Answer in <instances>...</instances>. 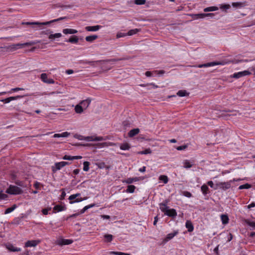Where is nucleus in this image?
Wrapping results in <instances>:
<instances>
[{"label": "nucleus", "instance_id": "bf43d9fd", "mask_svg": "<svg viewBox=\"0 0 255 255\" xmlns=\"http://www.w3.org/2000/svg\"><path fill=\"white\" fill-rule=\"evenodd\" d=\"M70 135V133L67 131L61 133V137H68Z\"/></svg>", "mask_w": 255, "mask_h": 255}, {"label": "nucleus", "instance_id": "2f4dec72", "mask_svg": "<svg viewBox=\"0 0 255 255\" xmlns=\"http://www.w3.org/2000/svg\"><path fill=\"white\" fill-rule=\"evenodd\" d=\"M140 30V29H137V28L131 29V30H129L128 33H127V35L131 36V35L135 34L138 32H139Z\"/></svg>", "mask_w": 255, "mask_h": 255}, {"label": "nucleus", "instance_id": "774afa93", "mask_svg": "<svg viewBox=\"0 0 255 255\" xmlns=\"http://www.w3.org/2000/svg\"><path fill=\"white\" fill-rule=\"evenodd\" d=\"M39 186H40V183L38 182H36L34 184V187L38 189L39 188Z\"/></svg>", "mask_w": 255, "mask_h": 255}, {"label": "nucleus", "instance_id": "0eeeda50", "mask_svg": "<svg viewBox=\"0 0 255 255\" xmlns=\"http://www.w3.org/2000/svg\"><path fill=\"white\" fill-rule=\"evenodd\" d=\"M80 195V193H77L76 194H73V195H70L69 197V200H70V203L73 204L75 202H81V201H82L83 200H84V199L80 198L76 199L75 201H73V200L76 199L77 197L79 196ZM85 199H86V198H85ZM84 200H85V199H84Z\"/></svg>", "mask_w": 255, "mask_h": 255}, {"label": "nucleus", "instance_id": "72a5a7b5", "mask_svg": "<svg viewBox=\"0 0 255 255\" xmlns=\"http://www.w3.org/2000/svg\"><path fill=\"white\" fill-rule=\"evenodd\" d=\"M129 59V58H122L120 59H111L107 60H102L103 62H116L120 60H126Z\"/></svg>", "mask_w": 255, "mask_h": 255}, {"label": "nucleus", "instance_id": "f03ea898", "mask_svg": "<svg viewBox=\"0 0 255 255\" xmlns=\"http://www.w3.org/2000/svg\"><path fill=\"white\" fill-rule=\"evenodd\" d=\"M235 181L238 180L234 179L233 180H230L229 182H221L217 183L216 184V187L214 188V189L217 190L218 189H220L223 190H226L231 188V183Z\"/></svg>", "mask_w": 255, "mask_h": 255}, {"label": "nucleus", "instance_id": "39448f33", "mask_svg": "<svg viewBox=\"0 0 255 255\" xmlns=\"http://www.w3.org/2000/svg\"><path fill=\"white\" fill-rule=\"evenodd\" d=\"M160 210L169 217L175 218L177 216L176 211L174 209H168V207H161Z\"/></svg>", "mask_w": 255, "mask_h": 255}, {"label": "nucleus", "instance_id": "9d476101", "mask_svg": "<svg viewBox=\"0 0 255 255\" xmlns=\"http://www.w3.org/2000/svg\"><path fill=\"white\" fill-rule=\"evenodd\" d=\"M64 167L63 165V162H56L55 163L54 166L52 167V171L53 172L55 173L57 170H60L62 167Z\"/></svg>", "mask_w": 255, "mask_h": 255}, {"label": "nucleus", "instance_id": "a211bd4d", "mask_svg": "<svg viewBox=\"0 0 255 255\" xmlns=\"http://www.w3.org/2000/svg\"><path fill=\"white\" fill-rule=\"evenodd\" d=\"M63 32L65 34H76L78 32V31L74 29L66 28L63 30Z\"/></svg>", "mask_w": 255, "mask_h": 255}, {"label": "nucleus", "instance_id": "7ed1b4c3", "mask_svg": "<svg viewBox=\"0 0 255 255\" xmlns=\"http://www.w3.org/2000/svg\"><path fill=\"white\" fill-rule=\"evenodd\" d=\"M39 42V41H37ZM37 42L31 41L30 42H26L23 44L17 43L16 44H12L8 47H6V48L9 49L10 51H14L17 49L20 48L23 46H30L33 45L37 43Z\"/></svg>", "mask_w": 255, "mask_h": 255}, {"label": "nucleus", "instance_id": "052dcab7", "mask_svg": "<svg viewBox=\"0 0 255 255\" xmlns=\"http://www.w3.org/2000/svg\"><path fill=\"white\" fill-rule=\"evenodd\" d=\"M133 182V180L132 178H128L126 181L125 182L127 184H131Z\"/></svg>", "mask_w": 255, "mask_h": 255}, {"label": "nucleus", "instance_id": "13d9d810", "mask_svg": "<svg viewBox=\"0 0 255 255\" xmlns=\"http://www.w3.org/2000/svg\"><path fill=\"white\" fill-rule=\"evenodd\" d=\"M7 197V195L5 194L2 193L1 192H0V200L4 199Z\"/></svg>", "mask_w": 255, "mask_h": 255}, {"label": "nucleus", "instance_id": "4468645a", "mask_svg": "<svg viewBox=\"0 0 255 255\" xmlns=\"http://www.w3.org/2000/svg\"><path fill=\"white\" fill-rule=\"evenodd\" d=\"M214 14L212 13H199V14H196L194 15V16L195 18H203L206 16H209L211 15H213Z\"/></svg>", "mask_w": 255, "mask_h": 255}, {"label": "nucleus", "instance_id": "aec40b11", "mask_svg": "<svg viewBox=\"0 0 255 255\" xmlns=\"http://www.w3.org/2000/svg\"><path fill=\"white\" fill-rule=\"evenodd\" d=\"M185 226L189 232H192L194 230L193 225L190 221L188 220L186 221Z\"/></svg>", "mask_w": 255, "mask_h": 255}, {"label": "nucleus", "instance_id": "e2e57ef3", "mask_svg": "<svg viewBox=\"0 0 255 255\" xmlns=\"http://www.w3.org/2000/svg\"><path fill=\"white\" fill-rule=\"evenodd\" d=\"M103 140V137L102 136H98L94 137V141H102Z\"/></svg>", "mask_w": 255, "mask_h": 255}, {"label": "nucleus", "instance_id": "f3484780", "mask_svg": "<svg viewBox=\"0 0 255 255\" xmlns=\"http://www.w3.org/2000/svg\"><path fill=\"white\" fill-rule=\"evenodd\" d=\"M102 62H103L102 60H97V61H94L86 60V61H83L82 62L83 63H84V64H90V65H91L93 67H95L96 66V65H95L96 64L100 63H101Z\"/></svg>", "mask_w": 255, "mask_h": 255}, {"label": "nucleus", "instance_id": "473e14b6", "mask_svg": "<svg viewBox=\"0 0 255 255\" xmlns=\"http://www.w3.org/2000/svg\"><path fill=\"white\" fill-rule=\"evenodd\" d=\"M177 95L179 97H184L186 96H188L189 93H188L185 90H179L177 93Z\"/></svg>", "mask_w": 255, "mask_h": 255}, {"label": "nucleus", "instance_id": "c03bdc74", "mask_svg": "<svg viewBox=\"0 0 255 255\" xmlns=\"http://www.w3.org/2000/svg\"><path fill=\"white\" fill-rule=\"evenodd\" d=\"M111 254L116 255H130L128 253H125L122 252H111L110 253Z\"/></svg>", "mask_w": 255, "mask_h": 255}, {"label": "nucleus", "instance_id": "20e7f679", "mask_svg": "<svg viewBox=\"0 0 255 255\" xmlns=\"http://www.w3.org/2000/svg\"><path fill=\"white\" fill-rule=\"evenodd\" d=\"M23 192L22 190L16 186L10 185L6 190V193L11 195H18Z\"/></svg>", "mask_w": 255, "mask_h": 255}, {"label": "nucleus", "instance_id": "5701e85b", "mask_svg": "<svg viewBox=\"0 0 255 255\" xmlns=\"http://www.w3.org/2000/svg\"><path fill=\"white\" fill-rule=\"evenodd\" d=\"M98 38V36L97 35H93L90 36H87L86 37L85 39L87 42H93L95 40Z\"/></svg>", "mask_w": 255, "mask_h": 255}, {"label": "nucleus", "instance_id": "cd10ccee", "mask_svg": "<svg viewBox=\"0 0 255 255\" xmlns=\"http://www.w3.org/2000/svg\"><path fill=\"white\" fill-rule=\"evenodd\" d=\"M61 36H62L61 33H55V34H50L49 35L48 38L50 39L53 40V39H54L55 38H60Z\"/></svg>", "mask_w": 255, "mask_h": 255}, {"label": "nucleus", "instance_id": "a19ab883", "mask_svg": "<svg viewBox=\"0 0 255 255\" xmlns=\"http://www.w3.org/2000/svg\"><path fill=\"white\" fill-rule=\"evenodd\" d=\"M183 164H184V167L185 168H191L192 166V164L190 163V162L187 160H185L184 161Z\"/></svg>", "mask_w": 255, "mask_h": 255}, {"label": "nucleus", "instance_id": "a18cd8bd", "mask_svg": "<svg viewBox=\"0 0 255 255\" xmlns=\"http://www.w3.org/2000/svg\"><path fill=\"white\" fill-rule=\"evenodd\" d=\"M168 202H169L168 200H165L162 203H160L159 204L160 208L161 207H168L167 206V205L168 204Z\"/></svg>", "mask_w": 255, "mask_h": 255}, {"label": "nucleus", "instance_id": "8fccbe9b", "mask_svg": "<svg viewBox=\"0 0 255 255\" xmlns=\"http://www.w3.org/2000/svg\"><path fill=\"white\" fill-rule=\"evenodd\" d=\"M61 92H56V93H60ZM56 92H50L49 93H47L46 92H43V93H40L39 94V95L40 96H44V95H53V94H55Z\"/></svg>", "mask_w": 255, "mask_h": 255}, {"label": "nucleus", "instance_id": "9b49d317", "mask_svg": "<svg viewBox=\"0 0 255 255\" xmlns=\"http://www.w3.org/2000/svg\"><path fill=\"white\" fill-rule=\"evenodd\" d=\"M73 240L70 239H61L58 241L57 244L60 246L68 245L73 243Z\"/></svg>", "mask_w": 255, "mask_h": 255}, {"label": "nucleus", "instance_id": "c9c22d12", "mask_svg": "<svg viewBox=\"0 0 255 255\" xmlns=\"http://www.w3.org/2000/svg\"><path fill=\"white\" fill-rule=\"evenodd\" d=\"M218 9V7L217 6H210L205 8L204 11L205 12L215 11Z\"/></svg>", "mask_w": 255, "mask_h": 255}, {"label": "nucleus", "instance_id": "dca6fc26", "mask_svg": "<svg viewBox=\"0 0 255 255\" xmlns=\"http://www.w3.org/2000/svg\"><path fill=\"white\" fill-rule=\"evenodd\" d=\"M139 132V128H133L131 130H130L128 133V135L129 137H133L134 136V135L137 134Z\"/></svg>", "mask_w": 255, "mask_h": 255}, {"label": "nucleus", "instance_id": "603ef678", "mask_svg": "<svg viewBox=\"0 0 255 255\" xmlns=\"http://www.w3.org/2000/svg\"><path fill=\"white\" fill-rule=\"evenodd\" d=\"M126 36H127V33L118 32L117 34V38H119Z\"/></svg>", "mask_w": 255, "mask_h": 255}, {"label": "nucleus", "instance_id": "69168bd1", "mask_svg": "<svg viewBox=\"0 0 255 255\" xmlns=\"http://www.w3.org/2000/svg\"><path fill=\"white\" fill-rule=\"evenodd\" d=\"M230 7V5L229 4H224L221 7L223 9H229Z\"/></svg>", "mask_w": 255, "mask_h": 255}, {"label": "nucleus", "instance_id": "423d86ee", "mask_svg": "<svg viewBox=\"0 0 255 255\" xmlns=\"http://www.w3.org/2000/svg\"><path fill=\"white\" fill-rule=\"evenodd\" d=\"M251 74V73L250 71H249L248 70H245L244 71L239 72L238 73H234L233 74V75L232 76V77L236 78V79H238L239 78H241V77H244L245 76H247V75H250Z\"/></svg>", "mask_w": 255, "mask_h": 255}, {"label": "nucleus", "instance_id": "3c124183", "mask_svg": "<svg viewBox=\"0 0 255 255\" xmlns=\"http://www.w3.org/2000/svg\"><path fill=\"white\" fill-rule=\"evenodd\" d=\"M246 222L249 226L252 227L255 230V222L250 221H246Z\"/></svg>", "mask_w": 255, "mask_h": 255}, {"label": "nucleus", "instance_id": "f257e3e1", "mask_svg": "<svg viewBox=\"0 0 255 255\" xmlns=\"http://www.w3.org/2000/svg\"><path fill=\"white\" fill-rule=\"evenodd\" d=\"M67 17L66 16L61 17L57 19H55L49 21L44 22H22V24H26V25H38L40 29H42L41 26L42 25H49L52 23L59 21L60 20L67 19Z\"/></svg>", "mask_w": 255, "mask_h": 255}, {"label": "nucleus", "instance_id": "f704fd0d", "mask_svg": "<svg viewBox=\"0 0 255 255\" xmlns=\"http://www.w3.org/2000/svg\"><path fill=\"white\" fill-rule=\"evenodd\" d=\"M135 189V186L132 185H128V186L126 191L128 193H132L134 192Z\"/></svg>", "mask_w": 255, "mask_h": 255}, {"label": "nucleus", "instance_id": "6ab92c4d", "mask_svg": "<svg viewBox=\"0 0 255 255\" xmlns=\"http://www.w3.org/2000/svg\"><path fill=\"white\" fill-rule=\"evenodd\" d=\"M178 233V232L177 231H174L173 233H169L168 234L166 238L165 239V241L166 242H167L170 240H171L174 236H175Z\"/></svg>", "mask_w": 255, "mask_h": 255}, {"label": "nucleus", "instance_id": "338daca9", "mask_svg": "<svg viewBox=\"0 0 255 255\" xmlns=\"http://www.w3.org/2000/svg\"><path fill=\"white\" fill-rule=\"evenodd\" d=\"M207 184L210 186L211 188H215L214 187V183L212 181H209L208 182H207Z\"/></svg>", "mask_w": 255, "mask_h": 255}, {"label": "nucleus", "instance_id": "4d7b16f0", "mask_svg": "<svg viewBox=\"0 0 255 255\" xmlns=\"http://www.w3.org/2000/svg\"><path fill=\"white\" fill-rule=\"evenodd\" d=\"M51 210V208H46V209H43L42 210V213L46 215H47L48 213V211L49 210Z\"/></svg>", "mask_w": 255, "mask_h": 255}, {"label": "nucleus", "instance_id": "58836bf2", "mask_svg": "<svg viewBox=\"0 0 255 255\" xmlns=\"http://www.w3.org/2000/svg\"><path fill=\"white\" fill-rule=\"evenodd\" d=\"M40 78L41 80L44 82L45 83L47 82L48 78H47V75L46 73H42L40 75Z\"/></svg>", "mask_w": 255, "mask_h": 255}, {"label": "nucleus", "instance_id": "a878e982", "mask_svg": "<svg viewBox=\"0 0 255 255\" xmlns=\"http://www.w3.org/2000/svg\"><path fill=\"white\" fill-rule=\"evenodd\" d=\"M201 191L204 195L209 193V188L206 184H203L201 187Z\"/></svg>", "mask_w": 255, "mask_h": 255}, {"label": "nucleus", "instance_id": "c756f323", "mask_svg": "<svg viewBox=\"0 0 255 255\" xmlns=\"http://www.w3.org/2000/svg\"><path fill=\"white\" fill-rule=\"evenodd\" d=\"M75 111L76 113L81 114L83 111V108L80 104L77 105L75 106Z\"/></svg>", "mask_w": 255, "mask_h": 255}, {"label": "nucleus", "instance_id": "2eb2a0df", "mask_svg": "<svg viewBox=\"0 0 255 255\" xmlns=\"http://www.w3.org/2000/svg\"><path fill=\"white\" fill-rule=\"evenodd\" d=\"M130 147V145L128 142H125L120 144V149L123 150H129Z\"/></svg>", "mask_w": 255, "mask_h": 255}, {"label": "nucleus", "instance_id": "5fc2aeb1", "mask_svg": "<svg viewBox=\"0 0 255 255\" xmlns=\"http://www.w3.org/2000/svg\"><path fill=\"white\" fill-rule=\"evenodd\" d=\"M84 139L88 141H94V137L92 136H86L84 137Z\"/></svg>", "mask_w": 255, "mask_h": 255}, {"label": "nucleus", "instance_id": "4be33fe9", "mask_svg": "<svg viewBox=\"0 0 255 255\" xmlns=\"http://www.w3.org/2000/svg\"><path fill=\"white\" fill-rule=\"evenodd\" d=\"M91 100L89 99H87L86 100L82 101L80 104L82 106L83 109H86L89 106Z\"/></svg>", "mask_w": 255, "mask_h": 255}, {"label": "nucleus", "instance_id": "e433bc0d", "mask_svg": "<svg viewBox=\"0 0 255 255\" xmlns=\"http://www.w3.org/2000/svg\"><path fill=\"white\" fill-rule=\"evenodd\" d=\"M159 180L162 181L164 183L166 184L168 181V178L167 176L166 175H160L159 177Z\"/></svg>", "mask_w": 255, "mask_h": 255}, {"label": "nucleus", "instance_id": "0e129e2a", "mask_svg": "<svg viewBox=\"0 0 255 255\" xmlns=\"http://www.w3.org/2000/svg\"><path fill=\"white\" fill-rule=\"evenodd\" d=\"M54 83H55V81L52 79H48L47 82H46V83H47V84H54Z\"/></svg>", "mask_w": 255, "mask_h": 255}, {"label": "nucleus", "instance_id": "ddd939ff", "mask_svg": "<svg viewBox=\"0 0 255 255\" xmlns=\"http://www.w3.org/2000/svg\"><path fill=\"white\" fill-rule=\"evenodd\" d=\"M101 27V26L98 25L95 26H88L85 27V29L88 31H96Z\"/></svg>", "mask_w": 255, "mask_h": 255}, {"label": "nucleus", "instance_id": "6e6552de", "mask_svg": "<svg viewBox=\"0 0 255 255\" xmlns=\"http://www.w3.org/2000/svg\"><path fill=\"white\" fill-rule=\"evenodd\" d=\"M228 63V62H226V61H223L222 62H211V63H208L206 64H204L199 65L198 66V67L199 68L206 67H208V66H214V65H224V64H227Z\"/></svg>", "mask_w": 255, "mask_h": 255}, {"label": "nucleus", "instance_id": "4c0bfd02", "mask_svg": "<svg viewBox=\"0 0 255 255\" xmlns=\"http://www.w3.org/2000/svg\"><path fill=\"white\" fill-rule=\"evenodd\" d=\"M83 165V170L85 171H88L89 170L90 163L88 161H84Z\"/></svg>", "mask_w": 255, "mask_h": 255}, {"label": "nucleus", "instance_id": "7c9ffc66", "mask_svg": "<svg viewBox=\"0 0 255 255\" xmlns=\"http://www.w3.org/2000/svg\"><path fill=\"white\" fill-rule=\"evenodd\" d=\"M17 207V206L16 204H14L12 205V207H9V208H7L5 211H4V214H8V213H11V212H12L15 209H16V208Z\"/></svg>", "mask_w": 255, "mask_h": 255}, {"label": "nucleus", "instance_id": "79ce46f5", "mask_svg": "<svg viewBox=\"0 0 255 255\" xmlns=\"http://www.w3.org/2000/svg\"><path fill=\"white\" fill-rule=\"evenodd\" d=\"M94 206V204L89 205L85 206L83 208V209L81 210L80 214L84 213L87 210H88V209H89V208H90L91 207H93Z\"/></svg>", "mask_w": 255, "mask_h": 255}, {"label": "nucleus", "instance_id": "c85d7f7f", "mask_svg": "<svg viewBox=\"0 0 255 255\" xmlns=\"http://www.w3.org/2000/svg\"><path fill=\"white\" fill-rule=\"evenodd\" d=\"M65 209H66V207L65 206L59 205H57L55 206L53 208L54 210H56L58 212L64 211Z\"/></svg>", "mask_w": 255, "mask_h": 255}, {"label": "nucleus", "instance_id": "bb28decb", "mask_svg": "<svg viewBox=\"0 0 255 255\" xmlns=\"http://www.w3.org/2000/svg\"><path fill=\"white\" fill-rule=\"evenodd\" d=\"M222 223L224 225L227 224L229 222V218L227 215L223 214L221 216Z\"/></svg>", "mask_w": 255, "mask_h": 255}, {"label": "nucleus", "instance_id": "680f3d73", "mask_svg": "<svg viewBox=\"0 0 255 255\" xmlns=\"http://www.w3.org/2000/svg\"><path fill=\"white\" fill-rule=\"evenodd\" d=\"M65 196H66V193L64 190H63L62 192L61 195L60 199L61 200L64 199Z\"/></svg>", "mask_w": 255, "mask_h": 255}, {"label": "nucleus", "instance_id": "f8f14e48", "mask_svg": "<svg viewBox=\"0 0 255 255\" xmlns=\"http://www.w3.org/2000/svg\"><path fill=\"white\" fill-rule=\"evenodd\" d=\"M39 243V241H36V240L28 241L25 243V247H35Z\"/></svg>", "mask_w": 255, "mask_h": 255}, {"label": "nucleus", "instance_id": "ea45409f", "mask_svg": "<svg viewBox=\"0 0 255 255\" xmlns=\"http://www.w3.org/2000/svg\"><path fill=\"white\" fill-rule=\"evenodd\" d=\"M252 187L251 184L248 183H246L242 185H240L239 187V189H249Z\"/></svg>", "mask_w": 255, "mask_h": 255}, {"label": "nucleus", "instance_id": "412c9836", "mask_svg": "<svg viewBox=\"0 0 255 255\" xmlns=\"http://www.w3.org/2000/svg\"><path fill=\"white\" fill-rule=\"evenodd\" d=\"M79 38L76 35H73L71 36L69 39L66 41L70 42L72 43H77L78 42Z\"/></svg>", "mask_w": 255, "mask_h": 255}, {"label": "nucleus", "instance_id": "6e6d98bb", "mask_svg": "<svg viewBox=\"0 0 255 255\" xmlns=\"http://www.w3.org/2000/svg\"><path fill=\"white\" fill-rule=\"evenodd\" d=\"M183 194L185 196L188 197V198H190L192 196L191 193L188 191H184L183 193Z\"/></svg>", "mask_w": 255, "mask_h": 255}, {"label": "nucleus", "instance_id": "1a4fd4ad", "mask_svg": "<svg viewBox=\"0 0 255 255\" xmlns=\"http://www.w3.org/2000/svg\"><path fill=\"white\" fill-rule=\"evenodd\" d=\"M23 97V96H17L14 97H10L4 99H1L0 101L4 103V104H7L11 102L13 100H15L20 98Z\"/></svg>", "mask_w": 255, "mask_h": 255}, {"label": "nucleus", "instance_id": "864d4df0", "mask_svg": "<svg viewBox=\"0 0 255 255\" xmlns=\"http://www.w3.org/2000/svg\"><path fill=\"white\" fill-rule=\"evenodd\" d=\"M63 159L64 160H73V156H70V155H65L63 157Z\"/></svg>", "mask_w": 255, "mask_h": 255}, {"label": "nucleus", "instance_id": "393cba45", "mask_svg": "<svg viewBox=\"0 0 255 255\" xmlns=\"http://www.w3.org/2000/svg\"><path fill=\"white\" fill-rule=\"evenodd\" d=\"M7 249L11 252H19L21 250L20 248L15 247L10 244L7 246Z\"/></svg>", "mask_w": 255, "mask_h": 255}, {"label": "nucleus", "instance_id": "b1692460", "mask_svg": "<svg viewBox=\"0 0 255 255\" xmlns=\"http://www.w3.org/2000/svg\"><path fill=\"white\" fill-rule=\"evenodd\" d=\"M232 6L236 8H241L245 6V2H233L232 4Z\"/></svg>", "mask_w": 255, "mask_h": 255}, {"label": "nucleus", "instance_id": "de8ad7c7", "mask_svg": "<svg viewBox=\"0 0 255 255\" xmlns=\"http://www.w3.org/2000/svg\"><path fill=\"white\" fill-rule=\"evenodd\" d=\"M188 147L187 144H184L181 146H177L176 148L178 150H182L186 149Z\"/></svg>", "mask_w": 255, "mask_h": 255}, {"label": "nucleus", "instance_id": "09e8293b", "mask_svg": "<svg viewBox=\"0 0 255 255\" xmlns=\"http://www.w3.org/2000/svg\"><path fill=\"white\" fill-rule=\"evenodd\" d=\"M151 153V150L150 148L146 149L145 150L142 151L140 152L141 154H150Z\"/></svg>", "mask_w": 255, "mask_h": 255}, {"label": "nucleus", "instance_id": "37998d69", "mask_svg": "<svg viewBox=\"0 0 255 255\" xmlns=\"http://www.w3.org/2000/svg\"><path fill=\"white\" fill-rule=\"evenodd\" d=\"M113 236L110 234H106L104 238L107 239L108 242H111L113 240Z\"/></svg>", "mask_w": 255, "mask_h": 255}, {"label": "nucleus", "instance_id": "49530a36", "mask_svg": "<svg viewBox=\"0 0 255 255\" xmlns=\"http://www.w3.org/2000/svg\"><path fill=\"white\" fill-rule=\"evenodd\" d=\"M145 0H135L134 3L137 5H142L145 4Z\"/></svg>", "mask_w": 255, "mask_h": 255}]
</instances>
